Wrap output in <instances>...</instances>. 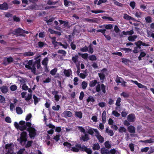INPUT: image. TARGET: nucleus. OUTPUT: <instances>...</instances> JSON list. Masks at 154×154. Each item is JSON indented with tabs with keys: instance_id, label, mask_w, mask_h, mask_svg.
Segmentation results:
<instances>
[{
	"instance_id": "nucleus-1",
	"label": "nucleus",
	"mask_w": 154,
	"mask_h": 154,
	"mask_svg": "<svg viewBox=\"0 0 154 154\" xmlns=\"http://www.w3.org/2000/svg\"><path fill=\"white\" fill-rule=\"evenodd\" d=\"M25 67L31 70V71L34 73L36 72V68L35 64L33 63L32 60H30L28 61L27 63L25 64Z\"/></svg>"
},
{
	"instance_id": "nucleus-2",
	"label": "nucleus",
	"mask_w": 154,
	"mask_h": 154,
	"mask_svg": "<svg viewBox=\"0 0 154 154\" xmlns=\"http://www.w3.org/2000/svg\"><path fill=\"white\" fill-rule=\"evenodd\" d=\"M32 125L30 122H27L26 123L24 121H21L20 122V125L19 129L21 131H23L25 130L27 127H29Z\"/></svg>"
},
{
	"instance_id": "nucleus-3",
	"label": "nucleus",
	"mask_w": 154,
	"mask_h": 154,
	"mask_svg": "<svg viewBox=\"0 0 154 154\" xmlns=\"http://www.w3.org/2000/svg\"><path fill=\"white\" fill-rule=\"evenodd\" d=\"M14 148V145L13 143L7 144L5 145V148L8 149V152L6 154H16V152H14L13 150Z\"/></svg>"
},
{
	"instance_id": "nucleus-4",
	"label": "nucleus",
	"mask_w": 154,
	"mask_h": 154,
	"mask_svg": "<svg viewBox=\"0 0 154 154\" xmlns=\"http://www.w3.org/2000/svg\"><path fill=\"white\" fill-rule=\"evenodd\" d=\"M27 131L29 132V135L31 138L34 137L36 135V131L35 129L31 126H29L27 129Z\"/></svg>"
},
{
	"instance_id": "nucleus-5",
	"label": "nucleus",
	"mask_w": 154,
	"mask_h": 154,
	"mask_svg": "<svg viewBox=\"0 0 154 154\" xmlns=\"http://www.w3.org/2000/svg\"><path fill=\"white\" fill-rule=\"evenodd\" d=\"M27 133L26 132L23 131L21 134L20 139H18V140H20V143L23 146H24L25 144L27 141Z\"/></svg>"
},
{
	"instance_id": "nucleus-6",
	"label": "nucleus",
	"mask_w": 154,
	"mask_h": 154,
	"mask_svg": "<svg viewBox=\"0 0 154 154\" xmlns=\"http://www.w3.org/2000/svg\"><path fill=\"white\" fill-rule=\"evenodd\" d=\"M106 87L103 84H102L101 85L100 84H98L96 87V90L97 92H99L101 91L105 94L106 93Z\"/></svg>"
},
{
	"instance_id": "nucleus-7",
	"label": "nucleus",
	"mask_w": 154,
	"mask_h": 154,
	"mask_svg": "<svg viewBox=\"0 0 154 154\" xmlns=\"http://www.w3.org/2000/svg\"><path fill=\"white\" fill-rule=\"evenodd\" d=\"M94 131L95 133V136L100 143H103L104 141L103 137L100 134L97 129H94Z\"/></svg>"
},
{
	"instance_id": "nucleus-8",
	"label": "nucleus",
	"mask_w": 154,
	"mask_h": 154,
	"mask_svg": "<svg viewBox=\"0 0 154 154\" xmlns=\"http://www.w3.org/2000/svg\"><path fill=\"white\" fill-rule=\"evenodd\" d=\"M52 94L54 96V98L56 102H58L61 98V95L58 94V92L54 90L52 92Z\"/></svg>"
},
{
	"instance_id": "nucleus-9",
	"label": "nucleus",
	"mask_w": 154,
	"mask_h": 154,
	"mask_svg": "<svg viewBox=\"0 0 154 154\" xmlns=\"http://www.w3.org/2000/svg\"><path fill=\"white\" fill-rule=\"evenodd\" d=\"M128 81H129L130 82L133 83L134 84L137 85L139 88H144L146 89H147V87L146 86L142 85L141 83H139L137 82V81H134L132 80H128Z\"/></svg>"
},
{
	"instance_id": "nucleus-10",
	"label": "nucleus",
	"mask_w": 154,
	"mask_h": 154,
	"mask_svg": "<svg viewBox=\"0 0 154 154\" xmlns=\"http://www.w3.org/2000/svg\"><path fill=\"white\" fill-rule=\"evenodd\" d=\"M24 33H28L27 32H25L24 30L20 28L15 29L12 32L13 34L14 35H16L17 34H19L20 35H21Z\"/></svg>"
},
{
	"instance_id": "nucleus-11",
	"label": "nucleus",
	"mask_w": 154,
	"mask_h": 154,
	"mask_svg": "<svg viewBox=\"0 0 154 154\" xmlns=\"http://www.w3.org/2000/svg\"><path fill=\"white\" fill-rule=\"evenodd\" d=\"M62 116L65 118L71 117L72 116V113L70 111H65L62 113Z\"/></svg>"
},
{
	"instance_id": "nucleus-12",
	"label": "nucleus",
	"mask_w": 154,
	"mask_h": 154,
	"mask_svg": "<svg viewBox=\"0 0 154 154\" xmlns=\"http://www.w3.org/2000/svg\"><path fill=\"white\" fill-rule=\"evenodd\" d=\"M63 73L65 76L66 77H69L72 74V71L70 69H63Z\"/></svg>"
},
{
	"instance_id": "nucleus-13",
	"label": "nucleus",
	"mask_w": 154,
	"mask_h": 154,
	"mask_svg": "<svg viewBox=\"0 0 154 154\" xmlns=\"http://www.w3.org/2000/svg\"><path fill=\"white\" fill-rule=\"evenodd\" d=\"M135 119V116L133 114H130L128 115L127 117V119L130 122H134Z\"/></svg>"
},
{
	"instance_id": "nucleus-14",
	"label": "nucleus",
	"mask_w": 154,
	"mask_h": 154,
	"mask_svg": "<svg viewBox=\"0 0 154 154\" xmlns=\"http://www.w3.org/2000/svg\"><path fill=\"white\" fill-rule=\"evenodd\" d=\"M1 91L4 94H6L8 91V87L5 85H4L1 86L0 88Z\"/></svg>"
},
{
	"instance_id": "nucleus-15",
	"label": "nucleus",
	"mask_w": 154,
	"mask_h": 154,
	"mask_svg": "<svg viewBox=\"0 0 154 154\" xmlns=\"http://www.w3.org/2000/svg\"><path fill=\"white\" fill-rule=\"evenodd\" d=\"M8 6L6 3L4 2L2 4H0V9L6 10L8 9Z\"/></svg>"
},
{
	"instance_id": "nucleus-16",
	"label": "nucleus",
	"mask_w": 154,
	"mask_h": 154,
	"mask_svg": "<svg viewBox=\"0 0 154 154\" xmlns=\"http://www.w3.org/2000/svg\"><path fill=\"white\" fill-rule=\"evenodd\" d=\"M128 131L131 133H134L135 131V128L133 126H129L127 128Z\"/></svg>"
},
{
	"instance_id": "nucleus-17",
	"label": "nucleus",
	"mask_w": 154,
	"mask_h": 154,
	"mask_svg": "<svg viewBox=\"0 0 154 154\" xmlns=\"http://www.w3.org/2000/svg\"><path fill=\"white\" fill-rule=\"evenodd\" d=\"M48 61V59L47 57H45L42 62V64L45 66V68L47 69V65Z\"/></svg>"
},
{
	"instance_id": "nucleus-18",
	"label": "nucleus",
	"mask_w": 154,
	"mask_h": 154,
	"mask_svg": "<svg viewBox=\"0 0 154 154\" xmlns=\"http://www.w3.org/2000/svg\"><path fill=\"white\" fill-rule=\"evenodd\" d=\"M35 54V52L28 51L24 53L23 55L25 57H30L33 56Z\"/></svg>"
},
{
	"instance_id": "nucleus-19",
	"label": "nucleus",
	"mask_w": 154,
	"mask_h": 154,
	"mask_svg": "<svg viewBox=\"0 0 154 154\" xmlns=\"http://www.w3.org/2000/svg\"><path fill=\"white\" fill-rule=\"evenodd\" d=\"M81 139L84 141L88 140L89 138L88 135L86 134H85L84 135L82 136Z\"/></svg>"
},
{
	"instance_id": "nucleus-20",
	"label": "nucleus",
	"mask_w": 154,
	"mask_h": 154,
	"mask_svg": "<svg viewBox=\"0 0 154 154\" xmlns=\"http://www.w3.org/2000/svg\"><path fill=\"white\" fill-rule=\"evenodd\" d=\"M122 33L124 35H131L134 34V32L133 30L132 29L130 31H127L126 32L123 31L122 32Z\"/></svg>"
},
{
	"instance_id": "nucleus-21",
	"label": "nucleus",
	"mask_w": 154,
	"mask_h": 154,
	"mask_svg": "<svg viewBox=\"0 0 154 154\" xmlns=\"http://www.w3.org/2000/svg\"><path fill=\"white\" fill-rule=\"evenodd\" d=\"M123 18L127 20H134V19L131 16L128 15L127 14H124Z\"/></svg>"
},
{
	"instance_id": "nucleus-22",
	"label": "nucleus",
	"mask_w": 154,
	"mask_h": 154,
	"mask_svg": "<svg viewBox=\"0 0 154 154\" xmlns=\"http://www.w3.org/2000/svg\"><path fill=\"white\" fill-rule=\"evenodd\" d=\"M76 146L78 148H79L80 150H81L82 151H85L87 148L84 145H83L82 146L80 144H76Z\"/></svg>"
},
{
	"instance_id": "nucleus-23",
	"label": "nucleus",
	"mask_w": 154,
	"mask_h": 154,
	"mask_svg": "<svg viewBox=\"0 0 154 154\" xmlns=\"http://www.w3.org/2000/svg\"><path fill=\"white\" fill-rule=\"evenodd\" d=\"M38 8L37 5L35 4H33L30 5L28 7V9L31 10H35L37 9Z\"/></svg>"
},
{
	"instance_id": "nucleus-24",
	"label": "nucleus",
	"mask_w": 154,
	"mask_h": 154,
	"mask_svg": "<svg viewBox=\"0 0 154 154\" xmlns=\"http://www.w3.org/2000/svg\"><path fill=\"white\" fill-rule=\"evenodd\" d=\"M106 112L105 111H103L102 114V119L103 122H105L106 121Z\"/></svg>"
},
{
	"instance_id": "nucleus-25",
	"label": "nucleus",
	"mask_w": 154,
	"mask_h": 154,
	"mask_svg": "<svg viewBox=\"0 0 154 154\" xmlns=\"http://www.w3.org/2000/svg\"><path fill=\"white\" fill-rule=\"evenodd\" d=\"M137 38V36L136 35H131L128 37V40L131 42H134Z\"/></svg>"
},
{
	"instance_id": "nucleus-26",
	"label": "nucleus",
	"mask_w": 154,
	"mask_h": 154,
	"mask_svg": "<svg viewBox=\"0 0 154 154\" xmlns=\"http://www.w3.org/2000/svg\"><path fill=\"white\" fill-rule=\"evenodd\" d=\"M17 113L19 115L21 114L23 112L22 109L20 107H17L16 108Z\"/></svg>"
},
{
	"instance_id": "nucleus-27",
	"label": "nucleus",
	"mask_w": 154,
	"mask_h": 154,
	"mask_svg": "<svg viewBox=\"0 0 154 154\" xmlns=\"http://www.w3.org/2000/svg\"><path fill=\"white\" fill-rule=\"evenodd\" d=\"M97 83V81L96 80H94L90 82L89 85L90 87H93L96 85Z\"/></svg>"
},
{
	"instance_id": "nucleus-28",
	"label": "nucleus",
	"mask_w": 154,
	"mask_h": 154,
	"mask_svg": "<svg viewBox=\"0 0 154 154\" xmlns=\"http://www.w3.org/2000/svg\"><path fill=\"white\" fill-rule=\"evenodd\" d=\"M40 62V59H39L38 60H36L34 63L35 64V65H36V67L38 69H39L40 68H41Z\"/></svg>"
},
{
	"instance_id": "nucleus-29",
	"label": "nucleus",
	"mask_w": 154,
	"mask_h": 154,
	"mask_svg": "<svg viewBox=\"0 0 154 154\" xmlns=\"http://www.w3.org/2000/svg\"><path fill=\"white\" fill-rule=\"evenodd\" d=\"M38 47L41 48L45 46L46 44L43 42L40 41L38 42Z\"/></svg>"
},
{
	"instance_id": "nucleus-30",
	"label": "nucleus",
	"mask_w": 154,
	"mask_h": 154,
	"mask_svg": "<svg viewBox=\"0 0 154 154\" xmlns=\"http://www.w3.org/2000/svg\"><path fill=\"white\" fill-rule=\"evenodd\" d=\"M78 54L79 56H81L82 58L85 60L87 59L88 58V54L87 53L81 54L80 53H79Z\"/></svg>"
},
{
	"instance_id": "nucleus-31",
	"label": "nucleus",
	"mask_w": 154,
	"mask_h": 154,
	"mask_svg": "<svg viewBox=\"0 0 154 154\" xmlns=\"http://www.w3.org/2000/svg\"><path fill=\"white\" fill-rule=\"evenodd\" d=\"M101 152L103 154H109V152L108 150L105 148H102L101 150Z\"/></svg>"
},
{
	"instance_id": "nucleus-32",
	"label": "nucleus",
	"mask_w": 154,
	"mask_h": 154,
	"mask_svg": "<svg viewBox=\"0 0 154 154\" xmlns=\"http://www.w3.org/2000/svg\"><path fill=\"white\" fill-rule=\"evenodd\" d=\"M119 132L121 133H125L126 132V129L124 127H120L119 130Z\"/></svg>"
},
{
	"instance_id": "nucleus-33",
	"label": "nucleus",
	"mask_w": 154,
	"mask_h": 154,
	"mask_svg": "<svg viewBox=\"0 0 154 154\" xmlns=\"http://www.w3.org/2000/svg\"><path fill=\"white\" fill-rule=\"evenodd\" d=\"M75 115L79 119H81L82 117V113L80 111L75 112Z\"/></svg>"
},
{
	"instance_id": "nucleus-34",
	"label": "nucleus",
	"mask_w": 154,
	"mask_h": 154,
	"mask_svg": "<svg viewBox=\"0 0 154 154\" xmlns=\"http://www.w3.org/2000/svg\"><path fill=\"white\" fill-rule=\"evenodd\" d=\"M124 80L122 78L120 77L117 75L116 79V81L117 83H121Z\"/></svg>"
},
{
	"instance_id": "nucleus-35",
	"label": "nucleus",
	"mask_w": 154,
	"mask_h": 154,
	"mask_svg": "<svg viewBox=\"0 0 154 154\" xmlns=\"http://www.w3.org/2000/svg\"><path fill=\"white\" fill-rule=\"evenodd\" d=\"M93 149L94 150L99 149H100V146L99 144L98 143L94 144L93 147Z\"/></svg>"
},
{
	"instance_id": "nucleus-36",
	"label": "nucleus",
	"mask_w": 154,
	"mask_h": 154,
	"mask_svg": "<svg viewBox=\"0 0 154 154\" xmlns=\"http://www.w3.org/2000/svg\"><path fill=\"white\" fill-rule=\"evenodd\" d=\"M81 85L82 89L85 90L86 88L88 85V84L86 82L83 81Z\"/></svg>"
},
{
	"instance_id": "nucleus-37",
	"label": "nucleus",
	"mask_w": 154,
	"mask_h": 154,
	"mask_svg": "<svg viewBox=\"0 0 154 154\" xmlns=\"http://www.w3.org/2000/svg\"><path fill=\"white\" fill-rule=\"evenodd\" d=\"M104 145L105 147L108 149L110 148L111 147L110 143L109 141L105 142L104 143Z\"/></svg>"
},
{
	"instance_id": "nucleus-38",
	"label": "nucleus",
	"mask_w": 154,
	"mask_h": 154,
	"mask_svg": "<svg viewBox=\"0 0 154 154\" xmlns=\"http://www.w3.org/2000/svg\"><path fill=\"white\" fill-rule=\"evenodd\" d=\"M78 55H75V56H73L72 58V60L75 63H77L78 61Z\"/></svg>"
},
{
	"instance_id": "nucleus-39",
	"label": "nucleus",
	"mask_w": 154,
	"mask_h": 154,
	"mask_svg": "<svg viewBox=\"0 0 154 154\" xmlns=\"http://www.w3.org/2000/svg\"><path fill=\"white\" fill-rule=\"evenodd\" d=\"M57 71V69L55 68L51 70L50 72V73L52 75H55Z\"/></svg>"
},
{
	"instance_id": "nucleus-40",
	"label": "nucleus",
	"mask_w": 154,
	"mask_h": 154,
	"mask_svg": "<svg viewBox=\"0 0 154 154\" xmlns=\"http://www.w3.org/2000/svg\"><path fill=\"white\" fill-rule=\"evenodd\" d=\"M112 114L116 117H119L120 114L116 110H113L112 111Z\"/></svg>"
},
{
	"instance_id": "nucleus-41",
	"label": "nucleus",
	"mask_w": 154,
	"mask_h": 154,
	"mask_svg": "<svg viewBox=\"0 0 154 154\" xmlns=\"http://www.w3.org/2000/svg\"><path fill=\"white\" fill-rule=\"evenodd\" d=\"M57 53L64 56H65L66 54V51L63 50H58L57 51Z\"/></svg>"
},
{
	"instance_id": "nucleus-42",
	"label": "nucleus",
	"mask_w": 154,
	"mask_h": 154,
	"mask_svg": "<svg viewBox=\"0 0 154 154\" xmlns=\"http://www.w3.org/2000/svg\"><path fill=\"white\" fill-rule=\"evenodd\" d=\"M105 29L106 30V29H112L113 28V25L112 24H105Z\"/></svg>"
},
{
	"instance_id": "nucleus-43",
	"label": "nucleus",
	"mask_w": 154,
	"mask_h": 154,
	"mask_svg": "<svg viewBox=\"0 0 154 154\" xmlns=\"http://www.w3.org/2000/svg\"><path fill=\"white\" fill-rule=\"evenodd\" d=\"M17 85L15 84L11 85L10 87V90L13 91L17 90Z\"/></svg>"
},
{
	"instance_id": "nucleus-44",
	"label": "nucleus",
	"mask_w": 154,
	"mask_h": 154,
	"mask_svg": "<svg viewBox=\"0 0 154 154\" xmlns=\"http://www.w3.org/2000/svg\"><path fill=\"white\" fill-rule=\"evenodd\" d=\"M33 98L34 101V104L36 105L37 103L39 101L40 98H38L36 96L33 95Z\"/></svg>"
},
{
	"instance_id": "nucleus-45",
	"label": "nucleus",
	"mask_w": 154,
	"mask_h": 154,
	"mask_svg": "<svg viewBox=\"0 0 154 154\" xmlns=\"http://www.w3.org/2000/svg\"><path fill=\"white\" fill-rule=\"evenodd\" d=\"M102 18L104 20H108L111 21H114V20H113L112 18L106 16H103L102 17Z\"/></svg>"
},
{
	"instance_id": "nucleus-46",
	"label": "nucleus",
	"mask_w": 154,
	"mask_h": 154,
	"mask_svg": "<svg viewBox=\"0 0 154 154\" xmlns=\"http://www.w3.org/2000/svg\"><path fill=\"white\" fill-rule=\"evenodd\" d=\"M141 43H142V41L140 40L138 41H137V42H135V44L137 46V47L139 49H140L141 48Z\"/></svg>"
},
{
	"instance_id": "nucleus-47",
	"label": "nucleus",
	"mask_w": 154,
	"mask_h": 154,
	"mask_svg": "<svg viewBox=\"0 0 154 154\" xmlns=\"http://www.w3.org/2000/svg\"><path fill=\"white\" fill-rule=\"evenodd\" d=\"M88 48L86 46H85L82 48H80V51L83 52H86L88 51Z\"/></svg>"
},
{
	"instance_id": "nucleus-48",
	"label": "nucleus",
	"mask_w": 154,
	"mask_h": 154,
	"mask_svg": "<svg viewBox=\"0 0 154 154\" xmlns=\"http://www.w3.org/2000/svg\"><path fill=\"white\" fill-rule=\"evenodd\" d=\"M95 101V100L94 98L92 96H89L87 100V101L88 102H89L90 101H91L92 102H94Z\"/></svg>"
},
{
	"instance_id": "nucleus-49",
	"label": "nucleus",
	"mask_w": 154,
	"mask_h": 154,
	"mask_svg": "<svg viewBox=\"0 0 154 154\" xmlns=\"http://www.w3.org/2000/svg\"><path fill=\"white\" fill-rule=\"evenodd\" d=\"M135 16L137 18L140 17L142 15V13L140 11H137L134 14Z\"/></svg>"
},
{
	"instance_id": "nucleus-50",
	"label": "nucleus",
	"mask_w": 154,
	"mask_h": 154,
	"mask_svg": "<svg viewBox=\"0 0 154 154\" xmlns=\"http://www.w3.org/2000/svg\"><path fill=\"white\" fill-rule=\"evenodd\" d=\"M5 97L1 95H0V103H5Z\"/></svg>"
},
{
	"instance_id": "nucleus-51",
	"label": "nucleus",
	"mask_w": 154,
	"mask_h": 154,
	"mask_svg": "<svg viewBox=\"0 0 154 154\" xmlns=\"http://www.w3.org/2000/svg\"><path fill=\"white\" fill-rule=\"evenodd\" d=\"M85 21H87L91 23H95L96 22V21L95 20L92 19H90L88 18H85L84 19Z\"/></svg>"
},
{
	"instance_id": "nucleus-52",
	"label": "nucleus",
	"mask_w": 154,
	"mask_h": 154,
	"mask_svg": "<svg viewBox=\"0 0 154 154\" xmlns=\"http://www.w3.org/2000/svg\"><path fill=\"white\" fill-rule=\"evenodd\" d=\"M121 101V99L120 97H119L117 98L116 103V106H120L121 105L120 102Z\"/></svg>"
},
{
	"instance_id": "nucleus-53",
	"label": "nucleus",
	"mask_w": 154,
	"mask_h": 154,
	"mask_svg": "<svg viewBox=\"0 0 154 154\" xmlns=\"http://www.w3.org/2000/svg\"><path fill=\"white\" fill-rule=\"evenodd\" d=\"M91 12L92 13L97 14L100 13H104L105 12V11L103 10H91Z\"/></svg>"
},
{
	"instance_id": "nucleus-54",
	"label": "nucleus",
	"mask_w": 154,
	"mask_h": 154,
	"mask_svg": "<svg viewBox=\"0 0 154 154\" xmlns=\"http://www.w3.org/2000/svg\"><path fill=\"white\" fill-rule=\"evenodd\" d=\"M89 59L92 61L95 60H97V58L95 55H92L89 57Z\"/></svg>"
},
{
	"instance_id": "nucleus-55",
	"label": "nucleus",
	"mask_w": 154,
	"mask_h": 154,
	"mask_svg": "<svg viewBox=\"0 0 154 154\" xmlns=\"http://www.w3.org/2000/svg\"><path fill=\"white\" fill-rule=\"evenodd\" d=\"M15 102L14 103H11L10 104V108L11 111H13L14 109L15 106L14 104L15 103Z\"/></svg>"
},
{
	"instance_id": "nucleus-56",
	"label": "nucleus",
	"mask_w": 154,
	"mask_h": 154,
	"mask_svg": "<svg viewBox=\"0 0 154 154\" xmlns=\"http://www.w3.org/2000/svg\"><path fill=\"white\" fill-rule=\"evenodd\" d=\"M57 2H52L51 0H48V1L47 4L49 5H54L57 3Z\"/></svg>"
},
{
	"instance_id": "nucleus-57",
	"label": "nucleus",
	"mask_w": 154,
	"mask_h": 154,
	"mask_svg": "<svg viewBox=\"0 0 154 154\" xmlns=\"http://www.w3.org/2000/svg\"><path fill=\"white\" fill-rule=\"evenodd\" d=\"M64 5L65 6L68 7L69 5V3L72 4L71 2L68 1L67 0H63Z\"/></svg>"
},
{
	"instance_id": "nucleus-58",
	"label": "nucleus",
	"mask_w": 154,
	"mask_h": 154,
	"mask_svg": "<svg viewBox=\"0 0 154 154\" xmlns=\"http://www.w3.org/2000/svg\"><path fill=\"white\" fill-rule=\"evenodd\" d=\"M146 22L148 23H150L152 22V18L150 17H147L145 18Z\"/></svg>"
},
{
	"instance_id": "nucleus-59",
	"label": "nucleus",
	"mask_w": 154,
	"mask_h": 154,
	"mask_svg": "<svg viewBox=\"0 0 154 154\" xmlns=\"http://www.w3.org/2000/svg\"><path fill=\"white\" fill-rule=\"evenodd\" d=\"M64 44H62L61 46L64 48L66 49L69 47V45L66 42H64Z\"/></svg>"
},
{
	"instance_id": "nucleus-60",
	"label": "nucleus",
	"mask_w": 154,
	"mask_h": 154,
	"mask_svg": "<svg viewBox=\"0 0 154 154\" xmlns=\"http://www.w3.org/2000/svg\"><path fill=\"white\" fill-rule=\"evenodd\" d=\"M75 146V147H72L71 149V150L74 152H78L79 151V148L77 147L76 146V145Z\"/></svg>"
},
{
	"instance_id": "nucleus-61",
	"label": "nucleus",
	"mask_w": 154,
	"mask_h": 154,
	"mask_svg": "<svg viewBox=\"0 0 154 154\" xmlns=\"http://www.w3.org/2000/svg\"><path fill=\"white\" fill-rule=\"evenodd\" d=\"M60 106L59 105H57L56 106H52V109L54 110H58L60 109Z\"/></svg>"
},
{
	"instance_id": "nucleus-62",
	"label": "nucleus",
	"mask_w": 154,
	"mask_h": 154,
	"mask_svg": "<svg viewBox=\"0 0 154 154\" xmlns=\"http://www.w3.org/2000/svg\"><path fill=\"white\" fill-rule=\"evenodd\" d=\"M88 48H89L88 52L90 53L91 54H92L93 52V49L92 47L91 44L88 47Z\"/></svg>"
},
{
	"instance_id": "nucleus-63",
	"label": "nucleus",
	"mask_w": 154,
	"mask_h": 154,
	"mask_svg": "<svg viewBox=\"0 0 154 154\" xmlns=\"http://www.w3.org/2000/svg\"><path fill=\"white\" fill-rule=\"evenodd\" d=\"M84 96V94L83 91H81L80 93V96L79 97V99L82 100L83 99Z\"/></svg>"
},
{
	"instance_id": "nucleus-64",
	"label": "nucleus",
	"mask_w": 154,
	"mask_h": 154,
	"mask_svg": "<svg viewBox=\"0 0 154 154\" xmlns=\"http://www.w3.org/2000/svg\"><path fill=\"white\" fill-rule=\"evenodd\" d=\"M135 4V2H131L130 3V5L133 9L134 8Z\"/></svg>"
}]
</instances>
